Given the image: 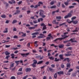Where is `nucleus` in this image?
<instances>
[{
	"mask_svg": "<svg viewBox=\"0 0 79 79\" xmlns=\"http://www.w3.org/2000/svg\"><path fill=\"white\" fill-rule=\"evenodd\" d=\"M44 11L42 10H40V16H41L43 18H45L46 16L44 15Z\"/></svg>",
	"mask_w": 79,
	"mask_h": 79,
	"instance_id": "obj_1",
	"label": "nucleus"
},
{
	"mask_svg": "<svg viewBox=\"0 0 79 79\" xmlns=\"http://www.w3.org/2000/svg\"><path fill=\"white\" fill-rule=\"evenodd\" d=\"M73 12V10H71L70 11V13H68V15H65L64 17V18L65 19H66L67 18H70V17H71L72 16V14L71 13H72Z\"/></svg>",
	"mask_w": 79,
	"mask_h": 79,
	"instance_id": "obj_2",
	"label": "nucleus"
},
{
	"mask_svg": "<svg viewBox=\"0 0 79 79\" xmlns=\"http://www.w3.org/2000/svg\"><path fill=\"white\" fill-rule=\"evenodd\" d=\"M69 37V36H65L64 38H59L55 40L54 41V42H56V41H57V40H63V39H64L66 38V37Z\"/></svg>",
	"mask_w": 79,
	"mask_h": 79,
	"instance_id": "obj_3",
	"label": "nucleus"
},
{
	"mask_svg": "<svg viewBox=\"0 0 79 79\" xmlns=\"http://www.w3.org/2000/svg\"><path fill=\"white\" fill-rule=\"evenodd\" d=\"M40 25L41 26H43V27L42 31H44V30H45V29H47L46 25H45L44 23H41Z\"/></svg>",
	"mask_w": 79,
	"mask_h": 79,
	"instance_id": "obj_4",
	"label": "nucleus"
},
{
	"mask_svg": "<svg viewBox=\"0 0 79 79\" xmlns=\"http://www.w3.org/2000/svg\"><path fill=\"white\" fill-rule=\"evenodd\" d=\"M71 1V0H67L66 2H64V3L65 6H68L69 2Z\"/></svg>",
	"mask_w": 79,
	"mask_h": 79,
	"instance_id": "obj_5",
	"label": "nucleus"
},
{
	"mask_svg": "<svg viewBox=\"0 0 79 79\" xmlns=\"http://www.w3.org/2000/svg\"><path fill=\"white\" fill-rule=\"evenodd\" d=\"M67 61V62H68V63H69L70 60H69V58H66L64 59V60H63L62 61L63 62H64V61Z\"/></svg>",
	"mask_w": 79,
	"mask_h": 79,
	"instance_id": "obj_6",
	"label": "nucleus"
},
{
	"mask_svg": "<svg viewBox=\"0 0 79 79\" xmlns=\"http://www.w3.org/2000/svg\"><path fill=\"white\" fill-rule=\"evenodd\" d=\"M26 72L27 73H29L31 71V68H27L25 69Z\"/></svg>",
	"mask_w": 79,
	"mask_h": 79,
	"instance_id": "obj_7",
	"label": "nucleus"
},
{
	"mask_svg": "<svg viewBox=\"0 0 79 79\" xmlns=\"http://www.w3.org/2000/svg\"><path fill=\"white\" fill-rule=\"evenodd\" d=\"M49 70L51 72V73H54L55 70H54V69H52V67H49Z\"/></svg>",
	"mask_w": 79,
	"mask_h": 79,
	"instance_id": "obj_8",
	"label": "nucleus"
},
{
	"mask_svg": "<svg viewBox=\"0 0 79 79\" xmlns=\"http://www.w3.org/2000/svg\"><path fill=\"white\" fill-rule=\"evenodd\" d=\"M20 55H21L22 56H23V57H24V56H26H26H27V55H30V54L29 53H27L26 54L20 53Z\"/></svg>",
	"mask_w": 79,
	"mask_h": 79,
	"instance_id": "obj_9",
	"label": "nucleus"
},
{
	"mask_svg": "<svg viewBox=\"0 0 79 79\" xmlns=\"http://www.w3.org/2000/svg\"><path fill=\"white\" fill-rule=\"evenodd\" d=\"M20 13V10H16V12H15V13H14V14H13V15H18V14H19V13Z\"/></svg>",
	"mask_w": 79,
	"mask_h": 79,
	"instance_id": "obj_10",
	"label": "nucleus"
},
{
	"mask_svg": "<svg viewBox=\"0 0 79 79\" xmlns=\"http://www.w3.org/2000/svg\"><path fill=\"white\" fill-rule=\"evenodd\" d=\"M3 3H4V5H6V8H8V6H9V3H7L6 2H4Z\"/></svg>",
	"mask_w": 79,
	"mask_h": 79,
	"instance_id": "obj_11",
	"label": "nucleus"
},
{
	"mask_svg": "<svg viewBox=\"0 0 79 79\" xmlns=\"http://www.w3.org/2000/svg\"><path fill=\"white\" fill-rule=\"evenodd\" d=\"M59 58H60L61 60H63L64 59V57H63V55L60 54L59 55Z\"/></svg>",
	"mask_w": 79,
	"mask_h": 79,
	"instance_id": "obj_12",
	"label": "nucleus"
},
{
	"mask_svg": "<svg viewBox=\"0 0 79 79\" xmlns=\"http://www.w3.org/2000/svg\"><path fill=\"white\" fill-rule=\"evenodd\" d=\"M40 35L42 36H39L38 37V38L39 39H41V38H44V34H40Z\"/></svg>",
	"mask_w": 79,
	"mask_h": 79,
	"instance_id": "obj_13",
	"label": "nucleus"
},
{
	"mask_svg": "<svg viewBox=\"0 0 79 79\" xmlns=\"http://www.w3.org/2000/svg\"><path fill=\"white\" fill-rule=\"evenodd\" d=\"M67 67V68H70V67L71 66V64L69 63H67L66 64Z\"/></svg>",
	"mask_w": 79,
	"mask_h": 79,
	"instance_id": "obj_14",
	"label": "nucleus"
},
{
	"mask_svg": "<svg viewBox=\"0 0 79 79\" xmlns=\"http://www.w3.org/2000/svg\"><path fill=\"white\" fill-rule=\"evenodd\" d=\"M58 74H64V72L63 71H60L57 72Z\"/></svg>",
	"mask_w": 79,
	"mask_h": 79,
	"instance_id": "obj_15",
	"label": "nucleus"
},
{
	"mask_svg": "<svg viewBox=\"0 0 79 79\" xmlns=\"http://www.w3.org/2000/svg\"><path fill=\"white\" fill-rule=\"evenodd\" d=\"M70 41H71V42H77V41L73 40L72 39L69 40V42H70Z\"/></svg>",
	"mask_w": 79,
	"mask_h": 79,
	"instance_id": "obj_16",
	"label": "nucleus"
},
{
	"mask_svg": "<svg viewBox=\"0 0 79 79\" xmlns=\"http://www.w3.org/2000/svg\"><path fill=\"white\" fill-rule=\"evenodd\" d=\"M44 63V61L43 60H41L39 61L37 63V64H42V63Z\"/></svg>",
	"mask_w": 79,
	"mask_h": 79,
	"instance_id": "obj_17",
	"label": "nucleus"
},
{
	"mask_svg": "<svg viewBox=\"0 0 79 79\" xmlns=\"http://www.w3.org/2000/svg\"><path fill=\"white\" fill-rule=\"evenodd\" d=\"M39 34V33L38 32H36L31 34V35H37V34Z\"/></svg>",
	"mask_w": 79,
	"mask_h": 79,
	"instance_id": "obj_18",
	"label": "nucleus"
},
{
	"mask_svg": "<svg viewBox=\"0 0 79 79\" xmlns=\"http://www.w3.org/2000/svg\"><path fill=\"white\" fill-rule=\"evenodd\" d=\"M72 22H73V24H77V23H78V21L77 20L74 21H72Z\"/></svg>",
	"mask_w": 79,
	"mask_h": 79,
	"instance_id": "obj_19",
	"label": "nucleus"
},
{
	"mask_svg": "<svg viewBox=\"0 0 79 79\" xmlns=\"http://www.w3.org/2000/svg\"><path fill=\"white\" fill-rule=\"evenodd\" d=\"M1 16L2 18H6V15H1Z\"/></svg>",
	"mask_w": 79,
	"mask_h": 79,
	"instance_id": "obj_20",
	"label": "nucleus"
},
{
	"mask_svg": "<svg viewBox=\"0 0 79 79\" xmlns=\"http://www.w3.org/2000/svg\"><path fill=\"white\" fill-rule=\"evenodd\" d=\"M66 22L67 23H69V24L71 23H72V21H70L69 20V19H68L66 20Z\"/></svg>",
	"mask_w": 79,
	"mask_h": 79,
	"instance_id": "obj_21",
	"label": "nucleus"
},
{
	"mask_svg": "<svg viewBox=\"0 0 79 79\" xmlns=\"http://www.w3.org/2000/svg\"><path fill=\"white\" fill-rule=\"evenodd\" d=\"M6 55H10V52H8L6 51L5 53Z\"/></svg>",
	"mask_w": 79,
	"mask_h": 79,
	"instance_id": "obj_22",
	"label": "nucleus"
},
{
	"mask_svg": "<svg viewBox=\"0 0 79 79\" xmlns=\"http://www.w3.org/2000/svg\"><path fill=\"white\" fill-rule=\"evenodd\" d=\"M61 6H62V8H66V6L64 5V4H61Z\"/></svg>",
	"mask_w": 79,
	"mask_h": 79,
	"instance_id": "obj_23",
	"label": "nucleus"
},
{
	"mask_svg": "<svg viewBox=\"0 0 79 79\" xmlns=\"http://www.w3.org/2000/svg\"><path fill=\"white\" fill-rule=\"evenodd\" d=\"M74 8V6H69V9H71V8Z\"/></svg>",
	"mask_w": 79,
	"mask_h": 79,
	"instance_id": "obj_24",
	"label": "nucleus"
},
{
	"mask_svg": "<svg viewBox=\"0 0 79 79\" xmlns=\"http://www.w3.org/2000/svg\"><path fill=\"white\" fill-rule=\"evenodd\" d=\"M10 69H11V68H13V67H14V63H13L10 65Z\"/></svg>",
	"mask_w": 79,
	"mask_h": 79,
	"instance_id": "obj_25",
	"label": "nucleus"
},
{
	"mask_svg": "<svg viewBox=\"0 0 79 79\" xmlns=\"http://www.w3.org/2000/svg\"><path fill=\"white\" fill-rule=\"evenodd\" d=\"M64 45L63 44L60 45L59 46V47L60 48H63Z\"/></svg>",
	"mask_w": 79,
	"mask_h": 79,
	"instance_id": "obj_26",
	"label": "nucleus"
},
{
	"mask_svg": "<svg viewBox=\"0 0 79 79\" xmlns=\"http://www.w3.org/2000/svg\"><path fill=\"white\" fill-rule=\"evenodd\" d=\"M54 78L55 79H56V77H57V73H56L54 76Z\"/></svg>",
	"mask_w": 79,
	"mask_h": 79,
	"instance_id": "obj_27",
	"label": "nucleus"
},
{
	"mask_svg": "<svg viewBox=\"0 0 79 79\" xmlns=\"http://www.w3.org/2000/svg\"><path fill=\"white\" fill-rule=\"evenodd\" d=\"M17 20H13L12 23V24H15V23H17Z\"/></svg>",
	"mask_w": 79,
	"mask_h": 79,
	"instance_id": "obj_28",
	"label": "nucleus"
},
{
	"mask_svg": "<svg viewBox=\"0 0 79 79\" xmlns=\"http://www.w3.org/2000/svg\"><path fill=\"white\" fill-rule=\"evenodd\" d=\"M70 55H71V54H65V56H70Z\"/></svg>",
	"mask_w": 79,
	"mask_h": 79,
	"instance_id": "obj_29",
	"label": "nucleus"
},
{
	"mask_svg": "<svg viewBox=\"0 0 79 79\" xmlns=\"http://www.w3.org/2000/svg\"><path fill=\"white\" fill-rule=\"evenodd\" d=\"M55 3V1H52V2H51L50 3V5H53V4H54V3Z\"/></svg>",
	"mask_w": 79,
	"mask_h": 79,
	"instance_id": "obj_30",
	"label": "nucleus"
},
{
	"mask_svg": "<svg viewBox=\"0 0 79 79\" xmlns=\"http://www.w3.org/2000/svg\"><path fill=\"white\" fill-rule=\"evenodd\" d=\"M61 68H64V65L63 64H62L61 65Z\"/></svg>",
	"mask_w": 79,
	"mask_h": 79,
	"instance_id": "obj_31",
	"label": "nucleus"
},
{
	"mask_svg": "<svg viewBox=\"0 0 79 79\" xmlns=\"http://www.w3.org/2000/svg\"><path fill=\"white\" fill-rule=\"evenodd\" d=\"M5 29L6 30L3 31V32L4 33H6L8 32V30H7L8 29V28H6Z\"/></svg>",
	"mask_w": 79,
	"mask_h": 79,
	"instance_id": "obj_32",
	"label": "nucleus"
},
{
	"mask_svg": "<svg viewBox=\"0 0 79 79\" xmlns=\"http://www.w3.org/2000/svg\"><path fill=\"white\" fill-rule=\"evenodd\" d=\"M31 65L33 67V68H35L36 67V65H35V64L33 63L32 64H31Z\"/></svg>",
	"mask_w": 79,
	"mask_h": 79,
	"instance_id": "obj_33",
	"label": "nucleus"
},
{
	"mask_svg": "<svg viewBox=\"0 0 79 79\" xmlns=\"http://www.w3.org/2000/svg\"><path fill=\"white\" fill-rule=\"evenodd\" d=\"M50 39H51V38L50 37H47L46 38V41H48V40H50Z\"/></svg>",
	"mask_w": 79,
	"mask_h": 79,
	"instance_id": "obj_34",
	"label": "nucleus"
},
{
	"mask_svg": "<svg viewBox=\"0 0 79 79\" xmlns=\"http://www.w3.org/2000/svg\"><path fill=\"white\" fill-rule=\"evenodd\" d=\"M35 27H28L29 29H35Z\"/></svg>",
	"mask_w": 79,
	"mask_h": 79,
	"instance_id": "obj_35",
	"label": "nucleus"
},
{
	"mask_svg": "<svg viewBox=\"0 0 79 79\" xmlns=\"http://www.w3.org/2000/svg\"><path fill=\"white\" fill-rule=\"evenodd\" d=\"M66 34H68V32H65V33H64V35H61L62 37H64V36H65V35H66Z\"/></svg>",
	"mask_w": 79,
	"mask_h": 79,
	"instance_id": "obj_36",
	"label": "nucleus"
},
{
	"mask_svg": "<svg viewBox=\"0 0 79 79\" xmlns=\"http://www.w3.org/2000/svg\"><path fill=\"white\" fill-rule=\"evenodd\" d=\"M12 58H15V56H14V54H12L11 55Z\"/></svg>",
	"mask_w": 79,
	"mask_h": 79,
	"instance_id": "obj_37",
	"label": "nucleus"
},
{
	"mask_svg": "<svg viewBox=\"0 0 79 79\" xmlns=\"http://www.w3.org/2000/svg\"><path fill=\"white\" fill-rule=\"evenodd\" d=\"M33 61H34V62L33 63L34 64H37V60H33Z\"/></svg>",
	"mask_w": 79,
	"mask_h": 79,
	"instance_id": "obj_38",
	"label": "nucleus"
},
{
	"mask_svg": "<svg viewBox=\"0 0 79 79\" xmlns=\"http://www.w3.org/2000/svg\"><path fill=\"white\" fill-rule=\"evenodd\" d=\"M60 59H57V58H55V61H59Z\"/></svg>",
	"mask_w": 79,
	"mask_h": 79,
	"instance_id": "obj_39",
	"label": "nucleus"
},
{
	"mask_svg": "<svg viewBox=\"0 0 79 79\" xmlns=\"http://www.w3.org/2000/svg\"><path fill=\"white\" fill-rule=\"evenodd\" d=\"M60 4L61 3H60V2H58V4H57V6L60 7Z\"/></svg>",
	"mask_w": 79,
	"mask_h": 79,
	"instance_id": "obj_40",
	"label": "nucleus"
},
{
	"mask_svg": "<svg viewBox=\"0 0 79 79\" xmlns=\"http://www.w3.org/2000/svg\"><path fill=\"white\" fill-rule=\"evenodd\" d=\"M56 6H53L50 7V8H55Z\"/></svg>",
	"mask_w": 79,
	"mask_h": 79,
	"instance_id": "obj_41",
	"label": "nucleus"
},
{
	"mask_svg": "<svg viewBox=\"0 0 79 79\" xmlns=\"http://www.w3.org/2000/svg\"><path fill=\"white\" fill-rule=\"evenodd\" d=\"M73 71V69H71L69 70L68 72L70 73V72H71V71Z\"/></svg>",
	"mask_w": 79,
	"mask_h": 79,
	"instance_id": "obj_42",
	"label": "nucleus"
},
{
	"mask_svg": "<svg viewBox=\"0 0 79 79\" xmlns=\"http://www.w3.org/2000/svg\"><path fill=\"white\" fill-rule=\"evenodd\" d=\"M23 73L22 72H19L17 73V75H20L21 74H22Z\"/></svg>",
	"mask_w": 79,
	"mask_h": 79,
	"instance_id": "obj_43",
	"label": "nucleus"
},
{
	"mask_svg": "<svg viewBox=\"0 0 79 79\" xmlns=\"http://www.w3.org/2000/svg\"><path fill=\"white\" fill-rule=\"evenodd\" d=\"M76 17L74 16V17H73L72 18H71V19L72 20H73V19H76Z\"/></svg>",
	"mask_w": 79,
	"mask_h": 79,
	"instance_id": "obj_44",
	"label": "nucleus"
},
{
	"mask_svg": "<svg viewBox=\"0 0 79 79\" xmlns=\"http://www.w3.org/2000/svg\"><path fill=\"white\" fill-rule=\"evenodd\" d=\"M69 29H71V28L69 27L67 28V30L68 32H70V30Z\"/></svg>",
	"mask_w": 79,
	"mask_h": 79,
	"instance_id": "obj_45",
	"label": "nucleus"
},
{
	"mask_svg": "<svg viewBox=\"0 0 79 79\" xmlns=\"http://www.w3.org/2000/svg\"><path fill=\"white\" fill-rule=\"evenodd\" d=\"M61 16H56V19H61Z\"/></svg>",
	"mask_w": 79,
	"mask_h": 79,
	"instance_id": "obj_46",
	"label": "nucleus"
},
{
	"mask_svg": "<svg viewBox=\"0 0 79 79\" xmlns=\"http://www.w3.org/2000/svg\"><path fill=\"white\" fill-rule=\"evenodd\" d=\"M56 20H54L53 21H52V23L53 24H56Z\"/></svg>",
	"mask_w": 79,
	"mask_h": 79,
	"instance_id": "obj_47",
	"label": "nucleus"
},
{
	"mask_svg": "<svg viewBox=\"0 0 79 79\" xmlns=\"http://www.w3.org/2000/svg\"><path fill=\"white\" fill-rule=\"evenodd\" d=\"M11 1H12V3H13L14 4H15V0H11Z\"/></svg>",
	"mask_w": 79,
	"mask_h": 79,
	"instance_id": "obj_48",
	"label": "nucleus"
},
{
	"mask_svg": "<svg viewBox=\"0 0 79 79\" xmlns=\"http://www.w3.org/2000/svg\"><path fill=\"white\" fill-rule=\"evenodd\" d=\"M10 56V55H8L5 57V59H8V58H9Z\"/></svg>",
	"mask_w": 79,
	"mask_h": 79,
	"instance_id": "obj_49",
	"label": "nucleus"
},
{
	"mask_svg": "<svg viewBox=\"0 0 79 79\" xmlns=\"http://www.w3.org/2000/svg\"><path fill=\"white\" fill-rule=\"evenodd\" d=\"M18 37L16 35H15L14 36L13 38L14 39H17V38H18Z\"/></svg>",
	"mask_w": 79,
	"mask_h": 79,
	"instance_id": "obj_50",
	"label": "nucleus"
},
{
	"mask_svg": "<svg viewBox=\"0 0 79 79\" xmlns=\"http://www.w3.org/2000/svg\"><path fill=\"white\" fill-rule=\"evenodd\" d=\"M23 2L22 1H20L19 2H18V5H19L20 4H21V3Z\"/></svg>",
	"mask_w": 79,
	"mask_h": 79,
	"instance_id": "obj_51",
	"label": "nucleus"
},
{
	"mask_svg": "<svg viewBox=\"0 0 79 79\" xmlns=\"http://www.w3.org/2000/svg\"><path fill=\"white\" fill-rule=\"evenodd\" d=\"M51 66L52 67V68H55V64H52L51 65Z\"/></svg>",
	"mask_w": 79,
	"mask_h": 79,
	"instance_id": "obj_52",
	"label": "nucleus"
},
{
	"mask_svg": "<svg viewBox=\"0 0 79 79\" xmlns=\"http://www.w3.org/2000/svg\"><path fill=\"white\" fill-rule=\"evenodd\" d=\"M33 23H34V24H36V23H37L38 22H37V21L35 20L33 21Z\"/></svg>",
	"mask_w": 79,
	"mask_h": 79,
	"instance_id": "obj_53",
	"label": "nucleus"
},
{
	"mask_svg": "<svg viewBox=\"0 0 79 79\" xmlns=\"http://www.w3.org/2000/svg\"><path fill=\"white\" fill-rule=\"evenodd\" d=\"M68 49L70 50L73 49V48L72 47H69L68 48Z\"/></svg>",
	"mask_w": 79,
	"mask_h": 79,
	"instance_id": "obj_54",
	"label": "nucleus"
},
{
	"mask_svg": "<svg viewBox=\"0 0 79 79\" xmlns=\"http://www.w3.org/2000/svg\"><path fill=\"white\" fill-rule=\"evenodd\" d=\"M15 63L18 64L20 62V61L19 60V61H15Z\"/></svg>",
	"mask_w": 79,
	"mask_h": 79,
	"instance_id": "obj_55",
	"label": "nucleus"
},
{
	"mask_svg": "<svg viewBox=\"0 0 79 79\" xmlns=\"http://www.w3.org/2000/svg\"><path fill=\"white\" fill-rule=\"evenodd\" d=\"M67 47H69L70 46V43H68V44L66 45Z\"/></svg>",
	"mask_w": 79,
	"mask_h": 79,
	"instance_id": "obj_56",
	"label": "nucleus"
},
{
	"mask_svg": "<svg viewBox=\"0 0 79 79\" xmlns=\"http://www.w3.org/2000/svg\"><path fill=\"white\" fill-rule=\"evenodd\" d=\"M45 64H46L48 65L49 64V62H48V61L46 62L45 63Z\"/></svg>",
	"mask_w": 79,
	"mask_h": 79,
	"instance_id": "obj_57",
	"label": "nucleus"
},
{
	"mask_svg": "<svg viewBox=\"0 0 79 79\" xmlns=\"http://www.w3.org/2000/svg\"><path fill=\"white\" fill-rule=\"evenodd\" d=\"M10 79H15V77L14 76L11 77Z\"/></svg>",
	"mask_w": 79,
	"mask_h": 79,
	"instance_id": "obj_58",
	"label": "nucleus"
},
{
	"mask_svg": "<svg viewBox=\"0 0 79 79\" xmlns=\"http://www.w3.org/2000/svg\"><path fill=\"white\" fill-rule=\"evenodd\" d=\"M30 43H28L27 45V46L28 47H30Z\"/></svg>",
	"mask_w": 79,
	"mask_h": 79,
	"instance_id": "obj_59",
	"label": "nucleus"
},
{
	"mask_svg": "<svg viewBox=\"0 0 79 79\" xmlns=\"http://www.w3.org/2000/svg\"><path fill=\"white\" fill-rule=\"evenodd\" d=\"M32 52L33 53H36L37 52V51H36L35 50H33Z\"/></svg>",
	"mask_w": 79,
	"mask_h": 79,
	"instance_id": "obj_60",
	"label": "nucleus"
},
{
	"mask_svg": "<svg viewBox=\"0 0 79 79\" xmlns=\"http://www.w3.org/2000/svg\"><path fill=\"white\" fill-rule=\"evenodd\" d=\"M22 70H23L22 68H20L19 70L18 71H22Z\"/></svg>",
	"mask_w": 79,
	"mask_h": 79,
	"instance_id": "obj_61",
	"label": "nucleus"
},
{
	"mask_svg": "<svg viewBox=\"0 0 79 79\" xmlns=\"http://www.w3.org/2000/svg\"><path fill=\"white\" fill-rule=\"evenodd\" d=\"M2 43H6V40H3L2 41Z\"/></svg>",
	"mask_w": 79,
	"mask_h": 79,
	"instance_id": "obj_62",
	"label": "nucleus"
},
{
	"mask_svg": "<svg viewBox=\"0 0 79 79\" xmlns=\"http://www.w3.org/2000/svg\"><path fill=\"white\" fill-rule=\"evenodd\" d=\"M27 14H29L31 13V11L30 10H27Z\"/></svg>",
	"mask_w": 79,
	"mask_h": 79,
	"instance_id": "obj_63",
	"label": "nucleus"
},
{
	"mask_svg": "<svg viewBox=\"0 0 79 79\" xmlns=\"http://www.w3.org/2000/svg\"><path fill=\"white\" fill-rule=\"evenodd\" d=\"M13 30L14 31H16L17 30L16 29V28H13Z\"/></svg>",
	"mask_w": 79,
	"mask_h": 79,
	"instance_id": "obj_64",
	"label": "nucleus"
}]
</instances>
